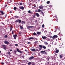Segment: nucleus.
<instances>
[{
	"instance_id": "obj_1",
	"label": "nucleus",
	"mask_w": 65,
	"mask_h": 65,
	"mask_svg": "<svg viewBox=\"0 0 65 65\" xmlns=\"http://www.w3.org/2000/svg\"><path fill=\"white\" fill-rule=\"evenodd\" d=\"M39 47L40 48H39V50H41L42 49V48H43L44 49H46V47L44 46H42L41 45H39Z\"/></svg>"
},
{
	"instance_id": "obj_2",
	"label": "nucleus",
	"mask_w": 65,
	"mask_h": 65,
	"mask_svg": "<svg viewBox=\"0 0 65 65\" xmlns=\"http://www.w3.org/2000/svg\"><path fill=\"white\" fill-rule=\"evenodd\" d=\"M0 13L1 14H0V16L4 15L5 14L4 12L2 11H0Z\"/></svg>"
},
{
	"instance_id": "obj_3",
	"label": "nucleus",
	"mask_w": 65,
	"mask_h": 65,
	"mask_svg": "<svg viewBox=\"0 0 65 65\" xmlns=\"http://www.w3.org/2000/svg\"><path fill=\"white\" fill-rule=\"evenodd\" d=\"M2 47H3V48L5 50H6V46L5 45H2Z\"/></svg>"
},
{
	"instance_id": "obj_4",
	"label": "nucleus",
	"mask_w": 65,
	"mask_h": 65,
	"mask_svg": "<svg viewBox=\"0 0 65 65\" xmlns=\"http://www.w3.org/2000/svg\"><path fill=\"white\" fill-rule=\"evenodd\" d=\"M58 37V36L57 35H55L53 36L52 37V39H54L57 38Z\"/></svg>"
},
{
	"instance_id": "obj_5",
	"label": "nucleus",
	"mask_w": 65,
	"mask_h": 65,
	"mask_svg": "<svg viewBox=\"0 0 65 65\" xmlns=\"http://www.w3.org/2000/svg\"><path fill=\"white\" fill-rule=\"evenodd\" d=\"M4 43L5 44L7 45H8L10 44V43L9 42L7 41H5L4 42Z\"/></svg>"
},
{
	"instance_id": "obj_6",
	"label": "nucleus",
	"mask_w": 65,
	"mask_h": 65,
	"mask_svg": "<svg viewBox=\"0 0 65 65\" xmlns=\"http://www.w3.org/2000/svg\"><path fill=\"white\" fill-rule=\"evenodd\" d=\"M45 51H46L45 50L44 51H41L40 52H41V53H43L42 54H46L47 53H46V52H45Z\"/></svg>"
},
{
	"instance_id": "obj_7",
	"label": "nucleus",
	"mask_w": 65,
	"mask_h": 65,
	"mask_svg": "<svg viewBox=\"0 0 65 65\" xmlns=\"http://www.w3.org/2000/svg\"><path fill=\"white\" fill-rule=\"evenodd\" d=\"M19 8L22 10H24L25 9L24 7H23V6H22V7H19Z\"/></svg>"
},
{
	"instance_id": "obj_8",
	"label": "nucleus",
	"mask_w": 65,
	"mask_h": 65,
	"mask_svg": "<svg viewBox=\"0 0 65 65\" xmlns=\"http://www.w3.org/2000/svg\"><path fill=\"white\" fill-rule=\"evenodd\" d=\"M39 8L40 9H42L43 8V6H40L39 7Z\"/></svg>"
},
{
	"instance_id": "obj_9",
	"label": "nucleus",
	"mask_w": 65,
	"mask_h": 65,
	"mask_svg": "<svg viewBox=\"0 0 65 65\" xmlns=\"http://www.w3.org/2000/svg\"><path fill=\"white\" fill-rule=\"evenodd\" d=\"M42 38L44 40H45L46 39V38H47V37H46V36H42Z\"/></svg>"
},
{
	"instance_id": "obj_10",
	"label": "nucleus",
	"mask_w": 65,
	"mask_h": 65,
	"mask_svg": "<svg viewBox=\"0 0 65 65\" xmlns=\"http://www.w3.org/2000/svg\"><path fill=\"white\" fill-rule=\"evenodd\" d=\"M13 37H14V39L16 40V37H17V35H14Z\"/></svg>"
},
{
	"instance_id": "obj_11",
	"label": "nucleus",
	"mask_w": 65,
	"mask_h": 65,
	"mask_svg": "<svg viewBox=\"0 0 65 65\" xmlns=\"http://www.w3.org/2000/svg\"><path fill=\"white\" fill-rule=\"evenodd\" d=\"M16 50L17 51L19 52L20 53H22V52L21 51L19 50V49H17Z\"/></svg>"
},
{
	"instance_id": "obj_12",
	"label": "nucleus",
	"mask_w": 65,
	"mask_h": 65,
	"mask_svg": "<svg viewBox=\"0 0 65 65\" xmlns=\"http://www.w3.org/2000/svg\"><path fill=\"white\" fill-rule=\"evenodd\" d=\"M34 58V57L32 56V57H30L29 58V60H31L33 58Z\"/></svg>"
},
{
	"instance_id": "obj_13",
	"label": "nucleus",
	"mask_w": 65,
	"mask_h": 65,
	"mask_svg": "<svg viewBox=\"0 0 65 65\" xmlns=\"http://www.w3.org/2000/svg\"><path fill=\"white\" fill-rule=\"evenodd\" d=\"M33 47H32L30 49V50H31L32 51H35V49H32L33 48Z\"/></svg>"
},
{
	"instance_id": "obj_14",
	"label": "nucleus",
	"mask_w": 65,
	"mask_h": 65,
	"mask_svg": "<svg viewBox=\"0 0 65 65\" xmlns=\"http://www.w3.org/2000/svg\"><path fill=\"white\" fill-rule=\"evenodd\" d=\"M28 13H31V14H33V13H32V12H31V11H30V10H29V11H28Z\"/></svg>"
},
{
	"instance_id": "obj_15",
	"label": "nucleus",
	"mask_w": 65,
	"mask_h": 65,
	"mask_svg": "<svg viewBox=\"0 0 65 65\" xmlns=\"http://www.w3.org/2000/svg\"><path fill=\"white\" fill-rule=\"evenodd\" d=\"M20 28L21 30L24 29V28H23V26H20Z\"/></svg>"
},
{
	"instance_id": "obj_16",
	"label": "nucleus",
	"mask_w": 65,
	"mask_h": 65,
	"mask_svg": "<svg viewBox=\"0 0 65 65\" xmlns=\"http://www.w3.org/2000/svg\"><path fill=\"white\" fill-rule=\"evenodd\" d=\"M36 15L37 17H39V15L38 13H36Z\"/></svg>"
},
{
	"instance_id": "obj_17",
	"label": "nucleus",
	"mask_w": 65,
	"mask_h": 65,
	"mask_svg": "<svg viewBox=\"0 0 65 65\" xmlns=\"http://www.w3.org/2000/svg\"><path fill=\"white\" fill-rule=\"evenodd\" d=\"M59 52V50H57L56 51H55V52L56 53H58Z\"/></svg>"
},
{
	"instance_id": "obj_18",
	"label": "nucleus",
	"mask_w": 65,
	"mask_h": 65,
	"mask_svg": "<svg viewBox=\"0 0 65 65\" xmlns=\"http://www.w3.org/2000/svg\"><path fill=\"white\" fill-rule=\"evenodd\" d=\"M59 56H60V58H61V59L63 57V56L62 55H60Z\"/></svg>"
},
{
	"instance_id": "obj_19",
	"label": "nucleus",
	"mask_w": 65,
	"mask_h": 65,
	"mask_svg": "<svg viewBox=\"0 0 65 65\" xmlns=\"http://www.w3.org/2000/svg\"><path fill=\"white\" fill-rule=\"evenodd\" d=\"M34 39V38L33 37H30V38L29 39V40H31V39Z\"/></svg>"
},
{
	"instance_id": "obj_20",
	"label": "nucleus",
	"mask_w": 65,
	"mask_h": 65,
	"mask_svg": "<svg viewBox=\"0 0 65 65\" xmlns=\"http://www.w3.org/2000/svg\"><path fill=\"white\" fill-rule=\"evenodd\" d=\"M41 13L42 14V15H43V16L44 15V13H43V12H42V11H41Z\"/></svg>"
},
{
	"instance_id": "obj_21",
	"label": "nucleus",
	"mask_w": 65,
	"mask_h": 65,
	"mask_svg": "<svg viewBox=\"0 0 65 65\" xmlns=\"http://www.w3.org/2000/svg\"><path fill=\"white\" fill-rule=\"evenodd\" d=\"M28 65H30L31 64V62H29L28 63Z\"/></svg>"
},
{
	"instance_id": "obj_22",
	"label": "nucleus",
	"mask_w": 65,
	"mask_h": 65,
	"mask_svg": "<svg viewBox=\"0 0 65 65\" xmlns=\"http://www.w3.org/2000/svg\"><path fill=\"white\" fill-rule=\"evenodd\" d=\"M18 22L19 23H21V20H19Z\"/></svg>"
},
{
	"instance_id": "obj_23",
	"label": "nucleus",
	"mask_w": 65,
	"mask_h": 65,
	"mask_svg": "<svg viewBox=\"0 0 65 65\" xmlns=\"http://www.w3.org/2000/svg\"><path fill=\"white\" fill-rule=\"evenodd\" d=\"M25 23V21H22L21 22V23L22 24H24V23Z\"/></svg>"
},
{
	"instance_id": "obj_24",
	"label": "nucleus",
	"mask_w": 65,
	"mask_h": 65,
	"mask_svg": "<svg viewBox=\"0 0 65 65\" xmlns=\"http://www.w3.org/2000/svg\"><path fill=\"white\" fill-rule=\"evenodd\" d=\"M8 38V36H7V35H5V36H4V38Z\"/></svg>"
},
{
	"instance_id": "obj_25",
	"label": "nucleus",
	"mask_w": 65,
	"mask_h": 65,
	"mask_svg": "<svg viewBox=\"0 0 65 65\" xmlns=\"http://www.w3.org/2000/svg\"><path fill=\"white\" fill-rule=\"evenodd\" d=\"M19 16H15V18L17 19L18 18H19Z\"/></svg>"
},
{
	"instance_id": "obj_26",
	"label": "nucleus",
	"mask_w": 65,
	"mask_h": 65,
	"mask_svg": "<svg viewBox=\"0 0 65 65\" xmlns=\"http://www.w3.org/2000/svg\"><path fill=\"white\" fill-rule=\"evenodd\" d=\"M38 11L39 12H41L40 10V9H38Z\"/></svg>"
},
{
	"instance_id": "obj_27",
	"label": "nucleus",
	"mask_w": 65,
	"mask_h": 65,
	"mask_svg": "<svg viewBox=\"0 0 65 65\" xmlns=\"http://www.w3.org/2000/svg\"><path fill=\"white\" fill-rule=\"evenodd\" d=\"M14 9L15 10H17V7H14Z\"/></svg>"
},
{
	"instance_id": "obj_28",
	"label": "nucleus",
	"mask_w": 65,
	"mask_h": 65,
	"mask_svg": "<svg viewBox=\"0 0 65 65\" xmlns=\"http://www.w3.org/2000/svg\"><path fill=\"white\" fill-rule=\"evenodd\" d=\"M50 3V1H47V4H49Z\"/></svg>"
},
{
	"instance_id": "obj_29",
	"label": "nucleus",
	"mask_w": 65,
	"mask_h": 65,
	"mask_svg": "<svg viewBox=\"0 0 65 65\" xmlns=\"http://www.w3.org/2000/svg\"><path fill=\"white\" fill-rule=\"evenodd\" d=\"M19 5L21 6L22 5H23V4H22V3H20L19 4Z\"/></svg>"
},
{
	"instance_id": "obj_30",
	"label": "nucleus",
	"mask_w": 65,
	"mask_h": 65,
	"mask_svg": "<svg viewBox=\"0 0 65 65\" xmlns=\"http://www.w3.org/2000/svg\"><path fill=\"white\" fill-rule=\"evenodd\" d=\"M44 25L43 24V25H42V27L43 28L44 27Z\"/></svg>"
},
{
	"instance_id": "obj_31",
	"label": "nucleus",
	"mask_w": 65,
	"mask_h": 65,
	"mask_svg": "<svg viewBox=\"0 0 65 65\" xmlns=\"http://www.w3.org/2000/svg\"><path fill=\"white\" fill-rule=\"evenodd\" d=\"M7 54L8 55H10L11 54V53L10 52H9Z\"/></svg>"
},
{
	"instance_id": "obj_32",
	"label": "nucleus",
	"mask_w": 65,
	"mask_h": 65,
	"mask_svg": "<svg viewBox=\"0 0 65 65\" xmlns=\"http://www.w3.org/2000/svg\"><path fill=\"white\" fill-rule=\"evenodd\" d=\"M27 28L28 29H30V26H28V27Z\"/></svg>"
},
{
	"instance_id": "obj_33",
	"label": "nucleus",
	"mask_w": 65,
	"mask_h": 65,
	"mask_svg": "<svg viewBox=\"0 0 65 65\" xmlns=\"http://www.w3.org/2000/svg\"><path fill=\"white\" fill-rule=\"evenodd\" d=\"M41 33L40 32H37V34H40Z\"/></svg>"
},
{
	"instance_id": "obj_34",
	"label": "nucleus",
	"mask_w": 65,
	"mask_h": 65,
	"mask_svg": "<svg viewBox=\"0 0 65 65\" xmlns=\"http://www.w3.org/2000/svg\"><path fill=\"white\" fill-rule=\"evenodd\" d=\"M15 46H18V44H15Z\"/></svg>"
},
{
	"instance_id": "obj_35",
	"label": "nucleus",
	"mask_w": 65,
	"mask_h": 65,
	"mask_svg": "<svg viewBox=\"0 0 65 65\" xmlns=\"http://www.w3.org/2000/svg\"><path fill=\"white\" fill-rule=\"evenodd\" d=\"M10 29V31H11V30H12V28H11V27Z\"/></svg>"
},
{
	"instance_id": "obj_36",
	"label": "nucleus",
	"mask_w": 65,
	"mask_h": 65,
	"mask_svg": "<svg viewBox=\"0 0 65 65\" xmlns=\"http://www.w3.org/2000/svg\"><path fill=\"white\" fill-rule=\"evenodd\" d=\"M60 36H63V35L62 34H60Z\"/></svg>"
},
{
	"instance_id": "obj_37",
	"label": "nucleus",
	"mask_w": 65,
	"mask_h": 65,
	"mask_svg": "<svg viewBox=\"0 0 65 65\" xmlns=\"http://www.w3.org/2000/svg\"><path fill=\"white\" fill-rule=\"evenodd\" d=\"M33 35H36V34L34 32L33 33Z\"/></svg>"
},
{
	"instance_id": "obj_38",
	"label": "nucleus",
	"mask_w": 65,
	"mask_h": 65,
	"mask_svg": "<svg viewBox=\"0 0 65 65\" xmlns=\"http://www.w3.org/2000/svg\"><path fill=\"white\" fill-rule=\"evenodd\" d=\"M28 61L27 60H25V62L26 63H27L28 62Z\"/></svg>"
},
{
	"instance_id": "obj_39",
	"label": "nucleus",
	"mask_w": 65,
	"mask_h": 65,
	"mask_svg": "<svg viewBox=\"0 0 65 65\" xmlns=\"http://www.w3.org/2000/svg\"><path fill=\"white\" fill-rule=\"evenodd\" d=\"M45 43L47 44H48V43L47 42H45Z\"/></svg>"
},
{
	"instance_id": "obj_40",
	"label": "nucleus",
	"mask_w": 65,
	"mask_h": 65,
	"mask_svg": "<svg viewBox=\"0 0 65 65\" xmlns=\"http://www.w3.org/2000/svg\"><path fill=\"white\" fill-rule=\"evenodd\" d=\"M27 43L28 44H30V42H28Z\"/></svg>"
},
{
	"instance_id": "obj_41",
	"label": "nucleus",
	"mask_w": 65,
	"mask_h": 65,
	"mask_svg": "<svg viewBox=\"0 0 65 65\" xmlns=\"http://www.w3.org/2000/svg\"><path fill=\"white\" fill-rule=\"evenodd\" d=\"M18 22V21L17 20H16L15 21V22H16L17 23Z\"/></svg>"
},
{
	"instance_id": "obj_42",
	"label": "nucleus",
	"mask_w": 65,
	"mask_h": 65,
	"mask_svg": "<svg viewBox=\"0 0 65 65\" xmlns=\"http://www.w3.org/2000/svg\"><path fill=\"white\" fill-rule=\"evenodd\" d=\"M30 28H32L34 27V26H30Z\"/></svg>"
},
{
	"instance_id": "obj_43",
	"label": "nucleus",
	"mask_w": 65,
	"mask_h": 65,
	"mask_svg": "<svg viewBox=\"0 0 65 65\" xmlns=\"http://www.w3.org/2000/svg\"><path fill=\"white\" fill-rule=\"evenodd\" d=\"M13 32H14V31H13L12 32V34H13L14 33Z\"/></svg>"
},
{
	"instance_id": "obj_44",
	"label": "nucleus",
	"mask_w": 65,
	"mask_h": 65,
	"mask_svg": "<svg viewBox=\"0 0 65 65\" xmlns=\"http://www.w3.org/2000/svg\"><path fill=\"white\" fill-rule=\"evenodd\" d=\"M38 50H39L38 49H37L36 50L35 49V51H38Z\"/></svg>"
},
{
	"instance_id": "obj_45",
	"label": "nucleus",
	"mask_w": 65,
	"mask_h": 65,
	"mask_svg": "<svg viewBox=\"0 0 65 65\" xmlns=\"http://www.w3.org/2000/svg\"><path fill=\"white\" fill-rule=\"evenodd\" d=\"M37 42V41H36L34 42V43L36 44V43Z\"/></svg>"
},
{
	"instance_id": "obj_46",
	"label": "nucleus",
	"mask_w": 65,
	"mask_h": 65,
	"mask_svg": "<svg viewBox=\"0 0 65 65\" xmlns=\"http://www.w3.org/2000/svg\"><path fill=\"white\" fill-rule=\"evenodd\" d=\"M35 15H33V18H35Z\"/></svg>"
},
{
	"instance_id": "obj_47",
	"label": "nucleus",
	"mask_w": 65,
	"mask_h": 65,
	"mask_svg": "<svg viewBox=\"0 0 65 65\" xmlns=\"http://www.w3.org/2000/svg\"><path fill=\"white\" fill-rule=\"evenodd\" d=\"M1 64H4V63H3V62L1 63Z\"/></svg>"
},
{
	"instance_id": "obj_48",
	"label": "nucleus",
	"mask_w": 65,
	"mask_h": 65,
	"mask_svg": "<svg viewBox=\"0 0 65 65\" xmlns=\"http://www.w3.org/2000/svg\"><path fill=\"white\" fill-rule=\"evenodd\" d=\"M7 16V14H6L5 16V18H6V16Z\"/></svg>"
},
{
	"instance_id": "obj_49",
	"label": "nucleus",
	"mask_w": 65,
	"mask_h": 65,
	"mask_svg": "<svg viewBox=\"0 0 65 65\" xmlns=\"http://www.w3.org/2000/svg\"><path fill=\"white\" fill-rule=\"evenodd\" d=\"M12 25H11V26H10V28H12Z\"/></svg>"
},
{
	"instance_id": "obj_50",
	"label": "nucleus",
	"mask_w": 65,
	"mask_h": 65,
	"mask_svg": "<svg viewBox=\"0 0 65 65\" xmlns=\"http://www.w3.org/2000/svg\"><path fill=\"white\" fill-rule=\"evenodd\" d=\"M58 19H57L56 20V21L57 22H58Z\"/></svg>"
},
{
	"instance_id": "obj_51",
	"label": "nucleus",
	"mask_w": 65,
	"mask_h": 65,
	"mask_svg": "<svg viewBox=\"0 0 65 65\" xmlns=\"http://www.w3.org/2000/svg\"><path fill=\"white\" fill-rule=\"evenodd\" d=\"M50 38H51L52 37L51 36H50Z\"/></svg>"
},
{
	"instance_id": "obj_52",
	"label": "nucleus",
	"mask_w": 65,
	"mask_h": 65,
	"mask_svg": "<svg viewBox=\"0 0 65 65\" xmlns=\"http://www.w3.org/2000/svg\"><path fill=\"white\" fill-rule=\"evenodd\" d=\"M36 6L35 5V6H34V7H36Z\"/></svg>"
},
{
	"instance_id": "obj_53",
	"label": "nucleus",
	"mask_w": 65,
	"mask_h": 65,
	"mask_svg": "<svg viewBox=\"0 0 65 65\" xmlns=\"http://www.w3.org/2000/svg\"><path fill=\"white\" fill-rule=\"evenodd\" d=\"M7 6V5H5V7H6Z\"/></svg>"
},
{
	"instance_id": "obj_54",
	"label": "nucleus",
	"mask_w": 65,
	"mask_h": 65,
	"mask_svg": "<svg viewBox=\"0 0 65 65\" xmlns=\"http://www.w3.org/2000/svg\"><path fill=\"white\" fill-rule=\"evenodd\" d=\"M19 34H21V32H19Z\"/></svg>"
},
{
	"instance_id": "obj_55",
	"label": "nucleus",
	"mask_w": 65,
	"mask_h": 65,
	"mask_svg": "<svg viewBox=\"0 0 65 65\" xmlns=\"http://www.w3.org/2000/svg\"><path fill=\"white\" fill-rule=\"evenodd\" d=\"M50 7H52V6H51H51H50Z\"/></svg>"
},
{
	"instance_id": "obj_56",
	"label": "nucleus",
	"mask_w": 65,
	"mask_h": 65,
	"mask_svg": "<svg viewBox=\"0 0 65 65\" xmlns=\"http://www.w3.org/2000/svg\"><path fill=\"white\" fill-rule=\"evenodd\" d=\"M61 34L60 32L59 34H58L59 35Z\"/></svg>"
},
{
	"instance_id": "obj_57",
	"label": "nucleus",
	"mask_w": 65,
	"mask_h": 65,
	"mask_svg": "<svg viewBox=\"0 0 65 65\" xmlns=\"http://www.w3.org/2000/svg\"><path fill=\"white\" fill-rule=\"evenodd\" d=\"M25 51H27V50L26 49L25 50Z\"/></svg>"
},
{
	"instance_id": "obj_58",
	"label": "nucleus",
	"mask_w": 65,
	"mask_h": 65,
	"mask_svg": "<svg viewBox=\"0 0 65 65\" xmlns=\"http://www.w3.org/2000/svg\"><path fill=\"white\" fill-rule=\"evenodd\" d=\"M10 13H12V12H11V11H10Z\"/></svg>"
},
{
	"instance_id": "obj_59",
	"label": "nucleus",
	"mask_w": 65,
	"mask_h": 65,
	"mask_svg": "<svg viewBox=\"0 0 65 65\" xmlns=\"http://www.w3.org/2000/svg\"><path fill=\"white\" fill-rule=\"evenodd\" d=\"M8 2L9 3H10V2H9V1H8Z\"/></svg>"
},
{
	"instance_id": "obj_60",
	"label": "nucleus",
	"mask_w": 65,
	"mask_h": 65,
	"mask_svg": "<svg viewBox=\"0 0 65 65\" xmlns=\"http://www.w3.org/2000/svg\"><path fill=\"white\" fill-rule=\"evenodd\" d=\"M12 51V50H10V51Z\"/></svg>"
},
{
	"instance_id": "obj_61",
	"label": "nucleus",
	"mask_w": 65,
	"mask_h": 65,
	"mask_svg": "<svg viewBox=\"0 0 65 65\" xmlns=\"http://www.w3.org/2000/svg\"><path fill=\"white\" fill-rule=\"evenodd\" d=\"M1 51H0V53H1Z\"/></svg>"
},
{
	"instance_id": "obj_62",
	"label": "nucleus",
	"mask_w": 65,
	"mask_h": 65,
	"mask_svg": "<svg viewBox=\"0 0 65 65\" xmlns=\"http://www.w3.org/2000/svg\"><path fill=\"white\" fill-rule=\"evenodd\" d=\"M32 65H35V64H32Z\"/></svg>"
},
{
	"instance_id": "obj_63",
	"label": "nucleus",
	"mask_w": 65,
	"mask_h": 65,
	"mask_svg": "<svg viewBox=\"0 0 65 65\" xmlns=\"http://www.w3.org/2000/svg\"><path fill=\"white\" fill-rule=\"evenodd\" d=\"M31 1H34L33 0H31Z\"/></svg>"
},
{
	"instance_id": "obj_64",
	"label": "nucleus",
	"mask_w": 65,
	"mask_h": 65,
	"mask_svg": "<svg viewBox=\"0 0 65 65\" xmlns=\"http://www.w3.org/2000/svg\"><path fill=\"white\" fill-rule=\"evenodd\" d=\"M36 12H38V11H36Z\"/></svg>"
}]
</instances>
